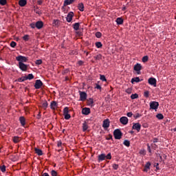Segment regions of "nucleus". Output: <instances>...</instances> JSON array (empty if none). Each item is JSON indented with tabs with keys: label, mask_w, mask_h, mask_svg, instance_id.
<instances>
[{
	"label": "nucleus",
	"mask_w": 176,
	"mask_h": 176,
	"mask_svg": "<svg viewBox=\"0 0 176 176\" xmlns=\"http://www.w3.org/2000/svg\"><path fill=\"white\" fill-rule=\"evenodd\" d=\"M111 159H112V155L111 153H109L107 155L102 153L98 156V163H101V162H104V160H111Z\"/></svg>",
	"instance_id": "obj_1"
},
{
	"label": "nucleus",
	"mask_w": 176,
	"mask_h": 176,
	"mask_svg": "<svg viewBox=\"0 0 176 176\" xmlns=\"http://www.w3.org/2000/svg\"><path fill=\"white\" fill-rule=\"evenodd\" d=\"M30 27L33 30L37 28V30H41L43 27V22L42 21H38L36 23H32L30 24Z\"/></svg>",
	"instance_id": "obj_2"
},
{
	"label": "nucleus",
	"mask_w": 176,
	"mask_h": 176,
	"mask_svg": "<svg viewBox=\"0 0 176 176\" xmlns=\"http://www.w3.org/2000/svg\"><path fill=\"white\" fill-rule=\"evenodd\" d=\"M113 135H114L115 140H120L122 139L123 133H122V131H120V129H117L114 130Z\"/></svg>",
	"instance_id": "obj_3"
},
{
	"label": "nucleus",
	"mask_w": 176,
	"mask_h": 176,
	"mask_svg": "<svg viewBox=\"0 0 176 176\" xmlns=\"http://www.w3.org/2000/svg\"><path fill=\"white\" fill-rule=\"evenodd\" d=\"M150 109H153L154 111H157L158 108H159V102H156V101H151L150 102Z\"/></svg>",
	"instance_id": "obj_4"
},
{
	"label": "nucleus",
	"mask_w": 176,
	"mask_h": 176,
	"mask_svg": "<svg viewBox=\"0 0 176 176\" xmlns=\"http://www.w3.org/2000/svg\"><path fill=\"white\" fill-rule=\"evenodd\" d=\"M134 71H135L138 75H141V69H142V65L140 63H137L133 67Z\"/></svg>",
	"instance_id": "obj_5"
},
{
	"label": "nucleus",
	"mask_w": 176,
	"mask_h": 176,
	"mask_svg": "<svg viewBox=\"0 0 176 176\" xmlns=\"http://www.w3.org/2000/svg\"><path fill=\"white\" fill-rule=\"evenodd\" d=\"M16 61H19V63H27L28 61V58L19 55L16 57Z\"/></svg>",
	"instance_id": "obj_6"
},
{
	"label": "nucleus",
	"mask_w": 176,
	"mask_h": 176,
	"mask_svg": "<svg viewBox=\"0 0 176 176\" xmlns=\"http://www.w3.org/2000/svg\"><path fill=\"white\" fill-rule=\"evenodd\" d=\"M80 95V101H86L87 100V94L85 91H78Z\"/></svg>",
	"instance_id": "obj_7"
},
{
	"label": "nucleus",
	"mask_w": 176,
	"mask_h": 176,
	"mask_svg": "<svg viewBox=\"0 0 176 176\" xmlns=\"http://www.w3.org/2000/svg\"><path fill=\"white\" fill-rule=\"evenodd\" d=\"M69 109H68V107H65L63 109V115L66 120H69V119H71V115H69Z\"/></svg>",
	"instance_id": "obj_8"
},
{
	"label": "nucleus",
	"mask_w": 176,
	"mask_h": 176,
	"mask_svg": "<svg viewBox=\"0 0 176 176\" xmlns=\"http://www.w3.org/2000/svg\"><path fill=\"white\" fill-rule=\"evenodd\" d=\"M19 67L21 71L25 72L28 69V65L24 64V63H19Z\"/></svg>",
	"instance_id": "obj_9"
},
{
	"label": "nucleus",
	"mask_w": 176,
	"mask_h": 176,
	"mask_svg": "<svg viewBox=\"0 0 176 176\" xmlns=\"http://www.w3.org/2000/svg\"><path fill=\"white\" fill-rule=\"evenodd\" d=\"M42 86H43V82L41 80H36L34 84L35 89H39Z\"/></svg>",
	"instance_id": "obj_10"
},
{
	"label": "nucleus",
	"mask_w": 176,
	"mask_h": 176,
	"mask_svg": "<svg viewBox=\"0 0 176 176\" xmlns=\"http://www.w3.org/2000/svg\"><path fill=\"white\" fill-rule=\"evenodd\" d=\"M133 130H136L138 132H140L141 130V124L140 123H133Z\"/></svg>",
	"instance_id": "obj_11"
},
{
	"label": "nucleus",
	"mask_w": 176,
	"mask_h": 176,
	"mask_svg": "<svg viewBox=\"0 0 176 176\" xmlns=\"http://www.w3.org/2000/svg\"><path fill=\"white\" fill-rule=\"evenodd\" d=\"M148 82L149 85H151V86H154V87H156V78L151 77L148 78Z\"/></svg>",
	"instance_id": "obj_12"
},
{
	"label": "nucleus",
	"mask_w": 176,
	"mask_h": 176,
	"mask_svg": "<svg viewBox=\"0 0 176 176\" xmlns=\"http://www.w3.org/2000/svg\"><path fill=\"white\" fill-rule=\"evenodd\" d=\"M111 122L109 119H106L103 121L102 127L103 129H108L110 126Z\"/></svg>",
	"instance_id": "obj_13"
},
{
	"label": "nucleus",
	"mask_w": 176,
	"mask_h": 176,
	"mask_svg": "<svg viewBox=\"0 0 176 176\" xmlns=\"http://www.w3.org/2000/svg\"><path fill=\"white\" fill-rule=\"evenodd\" d=\"M74 14L72 12H69L66 17V21L67 23H71L72 21V18L74 17Z\"/></svg>",
	"instance_id": "obj_14"
},
{
	"label": "nucleus",
	"mask_w": 176,
	"mask_h": 176,
	"mask_svg": "<svg viewBox=\"0 0 176 176\" xmlns=\"http://www.w3.org/2000/svg\"><path fill=\"white\" fill-rule=\"evenodd\" d=\"M120 122L122 123V124L126 125L127 123H129V118L127 117H121L120 118Z\"/></svg>",
	"instance_id": "obj_15"
},
{
	"label": "nucleus",
	"mask_w": 176,
	"mask_h": 176,
	"mask_svg": "<svg viewBox=\"0 0 176 176\" xmlns=\"http://www.w3.org/2000/svg\"><path fill=\"white\" fill-rule=\"evenodd\" d=\"M149 170H151V162H146V164H145L143 171L144 173H148L149 171Z\"/></svg>",
	"instance_id": "obj_16"
},
{
	"label": "nucleus",
	"mask_w": 176,
	"mask_h": 176,
	"mask_svg": "<svg viewBox=\"0 0 176 176\" xmlns=\"http://www.w3.org/2000/svg\"><path fill=\"white\" fill-rule=\"evenodd\" d=\"M82 131L85 133L86 131H87V129H89V124L87 123V122L85 121L82 123Z\"/></svg>",
	"instance_id": "obj_17"
},
{
	"label": "nucleus",
	"mask_w": 176,
	"mask_h": 176,
	"mask_svg": "<svg viewBox=\"0 0 176 176\" xmlns=\"http://www.w3.org/2000/svg\"><path fill=\"white\" fill-rule=\"evenodd\" d=\"M82 115H89L90 113V108L85 107L82 109Z\"/></svg>",
	"instance_id": "obj_18"
},
{
	"label": "nucleus",
	"mask_w": 176,
	"mask_h": 176,
	"mask_svg": "<svg viewBox=\"0 0 176 176\" xmlns=\"http://www.w3.org/2000/svg\"><path fill=\"white\" fill-rule=\"evenodd\" d=\"M53 27H60V20L54 19L52 22Z\"/></svg>",
	"instance_id": "obj_19"
},
{
	"label": "nucleus",
	"mask_w": 176,
	"mask_h": 176,
	"mask_svg": "<svg viewBox=\"0 0 176 176\" xmlns=\"http://www.w3.org/2000/svg\"><path fill=\"white\" fill-rule=\"evenodd\" d=\"M58 104H57V102L56 101H52L51 102L50 104V108L51 109H53L54 111L56 109V107L58 106Z\"/></svg>",
	"instance_id": "obj_20"
},
{
	"label": "nucleus",
	"mask_w": 176,
	"mask_h": 176,
	"mask_svg": "<svg viewBox=\"0 0 176 176\" xmlns=\"http://www.w3.org/2000/svg\"><path fill=\"white\" fill-rule=\"evenodd\" d=\"M19 122L23 127L25 126V118H24V116H21L19 118Z\"/></svg>",
	"instance_id": "obj_21"
},
{
	"label": "nucleus",
	"mask_w": 176,
	"mask_h": 176,
	"mask_svg": "<svg viewBox=\"0 0 176 176\" xmlns=\"http://www.w3.org/2000/svg\"><path fill=\"white\" fill-rule=\"evenodd\" d=\"M34 151H35V153L38 155V156H42V155H43V152L42 151V150L38 148H34Z\"/></svg>",
	"instance_id": "obj_22"
},
{
	"label": "nucleus",
	"mask_w": 176,
	"mask_h": 176,
	"mask_svg": "<svg viewBox=\"0 0 176 176\" xmlns=\"http://www.w3.org/2000/svg\"><path fill=\"white\" fill-rule=\"evenodd\" d=\"M75 0H65L63 6H68V5H71V3H74Z\"/></svg>",
	"instance_id": "obj_23"
},
{
	"label": "nucleus",
	"mask_w": 176,
	"mask_h": 176,
	"mask_svg": "<svg viewBox=\"0 0 176 176\" xmlns=\"http://www.w3.org/2000/svg\"><path fill=\"white\" fill-rule=\"evenodd\" d=\"M12 141L14 142V144H17L18 142H20L21 141V138L19 136H14L12 138Z\"/></svg>",
	"instance_id": "obj_24"
},
{
	"label": "nucleus",
	"mask_w": 176,
	"mask_h": 176,
	"mask_svg": "<svg viewBox=\"0 0 176 176\" xmlns=\"http://www.w3.org/2000/svg\"><path fill=\"white\" fill-rule=\"evenodd\" d=\"M78 10H80V12H84L85 11V5H83V3H80L78 4Z\"/></svg>",
	"instance_id": "obj_25"
},
{
	"label": "nucleus",
	"mask_w": 176,
	"mask_h": 176,
	"mask_svg": "<svg viewBox=\"0 0 176 176\" xmlns=\"http://www.w3.org/2000/svg\"><path fill=\"white\" fill-rule=\"evenodd\" d=\"M131 83H138L140 82H141V80H140V77H135V78H133L131 80Z\"/></svg>",
	"instance_id": "obj_26"
},
{
	"label": "nucleus",
	"mask_w": 176,
	"mask_h": 176,
	"mask_svg": "<svg viewBox=\"0 0 176 176\" xmlns=\"http://www.w3.org/2000/svg\"><path fill=\"white\" fill-rule=\"evenodd\" d=\"M19 6L24 7L27 5V0H19Z\"/></svg>",
	"instance_id": "obj_27"
},
{
	"label": "nucleus",
	"mask_w": 176,
	"mask_h": 176,
	"mask_svg": "<svg viewBox=\"0 0 176 176\" xmlns=\"http://www.w3.org/2000/svg\"><path fill=\"white\" fill-rule=\"evenodd\" d=\"M80 27V24L79 23H75L74 24H73V28L75 31H78Z\"/></svg>",
	"instance_id": "obj_28"
},
{
	"label": "nucleus",
	"mask_w": 176,
	"mask_h": 176,
	"mask_svg": "<svg viewBox=\"0 0 176 176\" xmlns=\"http://www.w3.org/2000/svg\"><path fill=\"white\" fill-rule=\"evenodd\" d=\"M123 19L120 17L116 19V23L118 25H122V24H123Z\"/></svg>",
	"instance_id": "obj_29"
},
{
	"label": "nucleus",
	"mask_w": 176,
	"mask_h": 176,
	"mask_svg": "<svg viewBox=\"0 0 176 176\" xmlns=\"http://www.w3.org/2000/svg\"><path fill=\"white\" fill-rule=\"evenodd\" d=\"M93 104H94V101L93 100V98H90L87 100V104L89 105V107H93Z\"/></svg>",
	"instance_id": "obj_30"
},
{
	"label": "nucleus",
	"mask_w": 176,
	"mask_h": 176,
	"mask_svg": "<svg viewBox=\"0 0 176 176\" xmlns=\"http://www.w3.org/2000/svg\"><path fill=\"white\" fill-rule=\"evenodd\" d=\"M157 119H159V120H162V119H164V116L162 113H158L156 115Z\"/></svg>",
	"instance_id": "obj_31"
},
{
	"label": "nucleus",
	"mask_w": 176,
	"mask_h": 176,
	"mask_svg": "<svg viewBox=\"0 0 176 176\" xmlns=\"http://www.w3.org/2000/svg\"><path fill=\"white\" fill-rule=\"evenodd\" d=\"M34 79V74H30L28 75V76H26V80H31Z\"/></svg>",
	"instance_id": "obj_32"
},
{
	"label": "nucleus",
	"mask_w": 176,
	"mask_h": 176,
	"mask_svg": "<svg viewBox=\"0 0 176 176\" xmlns=\"http://www.w3.org/2000/svg\"><path fill=\"white\" fill-rule=\"evenodd\" d=\"M49 105V104L47 103V101H44L43 103H42V107L43 108V109H46L47 108V106Z\"/></svg>",
	"instance_id": "obj_33"
},
{
	"label": "nucleus",
	"mask_w": 176,
	"mask_h": 176,
	"mask_svg": "<svg viewBox=\"0 0 176 176\" xmlns=\"http://www.w3.org/2000/svg\"><path fill=\"white\" fill-rule=\"evenodd\" d=\"M95 45L98 47V49H101V47H102V43L100 41L96 42Z\"/></svg>",
	"instance_id": "obj_34"
},
{
	"label": "nucleus",
	"mask_w": 176,
	"mask_h": 176,
	"mask_svg": "<svg viewBox=\"0 0 176 176\" xmlns=\"http://www.w3.org/2000/svg\"><path fill=\"white\" fill-rule=\"evenodd\" d=\"M17 80H18V82H24V81L27 80V78H26V76H23V77L18 78Z\"/></svg>",
	"instance_id": "obj_35"
},
{
	"label": "nucleus",
	"mask_w": 176,
	"mask_h": 176,
	"mask_svg": "<svg viewBox=\"0 0 176 176\" xmlns=\"http://www.w3.org/2000/svg\"><path fill=\"white\" fill-rule=\"evenodd\" d=\"M124 145H125V146H127L129 148V146H130V141L126 140L124 141L123 142Z\"/></svg>",
	"instance_id": "obj_36"
},
{
	"label": "nucleus",
	"mask_w": 176,
	"mask_h": 176,
	"mask_svg": "<svg viewBox=\"0 0 176 176\" xmlns=\"http://www.w3.org/2000/svg\"><path fill=\"white\" fill-rule=\"evenodd\" d=\"M95 60H101L102 58V55L98 54L96 56L94 57Z\"/></svg>",
	"instance_id": "obj_37"
},
{
	"label": "nucleus",
	"mask_w": 176,
	"mask_h": 176,
	"mask_svg": "<svg viewBox=\"0 0 176 176\" xmlns=\"http://www.w3.org/2000/svg\"><path fill=\"white\" fill-rule=\"evenodd\" d=\"M23 41H25V42L28 41L30 39V35L26 34L23 37Z\"/></svg>",
	"instance_id": "obj_38"
},
{
	"label": "nucleus",
	"mask_w": 176,
	"mask_h": 176,
	"mask_svg": "<svg viewBox=\"0 0 176 176\" xmlns=\"http://www.w3.org/2000/svg\"><path fill=\"white\" fill-rule=\"evenodd\" d=\"M0 170L2 173H5L6 171V166L5 165L1 166Z\"/></svg>",
	"instance_id": "obj_39"
},
{
	"label": "nucleus",
	"mask_w": 176,
	"mask_h": 176,
	"mask_svg": "<svg viewBox=\"0 0 176 176\" xmlns=\"http://www.w3.org/2000/svg\"><path fill=\"white\" fill-rule=\"evenodd\" d=\"M131 100H135V98H138V95L137 94H133L131 96Z\"/></svg>",
	"instance_id": "obj_40"
},
{
	"label": "nucleus",
	"mask_w": 176,
	"mask_h": 176,
	"mask_svg": "<svg viewBox=\"0 0 176 176\" xmlns=\"http://www.w3.org/2000/svg\"><path fill=\"white\" fill-rule=\"evenodd\" d=\"M69 69H65L62 72V75H67V74H69Z\"/></svg>",
	"instance_id": "obj_41"
},
{
	"label": "nucleus",
	"mask_w": 176,
	"mask_h": 176,
	"mask_svg": "<svg viewBox=\"0 0 176 176\" xmlns=\"http://www.w3.org/2000/svg\"><path fill=\"white\" fill-rule=\"evenodd\" d=\"M148 60V56H144L143 58H142V63H146Z\"/></svg>",
	"instance_id": "obj_42"
},
{
	"label": "nucleus",
	"mask_w": 176,
	"mask_h": 176,
	"mask_svg": "<svg viewBox=\"0 0 176 176\" xmlns=\"http://www.w3.org/2000/svg\"><path fill=\"white\" fill-rule=\"evenodd\" d=\"M144 96L146 98H148L149 97V91H144Z\"/></svg>",
	"instance_id": "obj_43"
},
{
	"label": "nucleus",
	"mask_w": 176,
	"mask_h": 176,
	"mask_svg": "<svg viewBox=\"0 0 176 176\" xmlns=\"http://www.w3.org/2000/svg\"><path fill=\"white\" fill-rule=\"evenodd\" d=\"M7 3L6 0H0V5L2 6H5V5Z\"/></svg>",
	"instance_id": "obj_44"
},
{
	"label": "nucleus",
	"mask_w": 176,
	"mask_h": 176,
	"mask_svg": "<svg viewBox=\"0 0 176 176\" xmlns=\"http://www.w3.org/2000/svg\"><path fill=\"white\" fill-rule=\"evenodd\" d=\"M100 80H102V82H107V78H105V76L100 75Z\"/></svg>",
	"instance_id": "obj_45"
},
{
	"label": "nucleus",
	"mask_w": 176,
	"mask_h": 176,
	"mask_svg": "<svg viewBox=\"0 0 176 176\" xmlns=\"http://www.w3.org/2000/svg\"><path fill=\"white\" fill-rule=\"evenodd\" d=\"M96 38H101V36H102V34H101V32H97L96 33Z\"/></svg>",
	"instance_id": "obj_46"
},
{
	"label": "nucleus",
	"mask_w": 176,
	"mask_h": 176,
	"mask_svg": "<svg viewBox=\"0 0 176 176\" xmlns=\"http://www.w3.org/2000/svg\"><path fill=\"white\" fill-rule=\"evenodd\" d=\"M16 45H17V43L16 42H14V41H12L10 43L11 47H16Z\"/></svg>",
	"instance_id": "obj_47"
},
{
	"label": "nucleus",
	"mask_w": 176,
	"mask_h": 176,
	"mask_svg": "<svg viewBox=\"0 0 176 176\" xmlns=\"http://www.w3.org/2000/svg\"><path fill=\"white\" fill-rule=\"evenodd\" d=\"M112 167L114 170H118V168H119V165L118 164H113L112 165Z\"/></svg>",
	"instance_id": "obj_48"
},
{
	"label": "nucleus",
	"mask_w": 176,
	"mask_h": 176,
	"mask_svg": "<svg viewBox=\"0 0 176 176\" xmlns=\"http://www.w3.org/2000/svg\"><path fill=\"white\" fill-rule=\"evenodd\" d=\"M51 174L52 176H57V171L54 170H52L51 171Z\"/></svg>",
	"instance_id": "obj_49"
},
{
	"label": "nucleus",
	"mask_w": 176,
	"mask_h": 176,
	"mask_svg": "<svg viewBox=\"0 0 176 176\" xmlns=\"http://www.w3.org/2000/svg\"><path fill=\"white\" fill-rule=\"evenodd\" d=\"M142 115L140 113H136L135 116H133V117L135 118V119H138V118H141Z\"/></svg>",
	"instance_id": "obj_50"
},
{
	"label": "nucleus",
	"mask_w": 176,
	"mask_h": 176,
	"mask_svg": "<svg viewBox=\"0 0 176 176\" xmlns=\"http://www.w3.org/2000/svg\"><path fill=\"white\" fill-rule=\"evenodd\" d=\"M36 65H41V64H42V60H41V59L36 60Z\"/></svg>",
	"instance_id": "obj_51"
},
{
	"label": "nucleus",
	"mask_w": 176,
	"mask_h": 176,
	"mask_svg": "<svg viewBox=\"0 0 176 176\" xmlns=\"http://www.w3.org/2000/svg\"><path fill=\"white\" fill-rule=\"evenodd\" d=\"M154 167H155L156 170H160V168L159 167V163H155L154 164Z\"/></svg>",
	"instance_id": "obj_52"
},
{
	"label": "nucleus",
	"mask_w": 176,
	"mask_h": 176,
	"mask_svg": "<svg viewBox=\"0 0 176 176\" xmlns=\"http://www.w3.org/2000/svg\"><path fill=\"white\" fill-rule=\"evenodd\" d=\"M106 140L107 141H109V140H113V138H112V135L109 134V136L107 138H106Z\"/></svg>",
	"instance_id": "obj_53"
},
{
	"label": "nucleus",
	"mask_w": 176,
	"mask_h": 176,
	"mask_svg": "<svg viewBox=\"0 0 176 176\" xmlns=\"http://www.w3.org/2000/svg\"><path fill=\"white\" fill-rule=\"evenodd\" d=\"M131 91H132L131 88H128V89L126 90V93H127L128 94H131Z\"/></svg>",
	"instance_id": "obj_54"
},
{
	"label": "nucleus",
	"mask_w": 176,
	"mask_h": 176,
	"mask_svg": "<svg viewBox=\"0 0 176 176\" xmlns=\"http://www.w3.org/2000/svg\"><path fill=\"white\" fill-rule=\"evenodd\" d=\"M95 89H98V90H101V85L96 84Z\"/></svg>",
	"instance_id": "obj_55"
},
{
	"label": "nucleus",
	"mask_w": 176,
	"mask_h": 176,
	"mask_svg": "<svg viewBox=\"0 0 176 176\" xmlns=\"http://www.w3.org/2000/svg\"><path fill=\"white\" fill-rule=\"evenodd\" d=\"M126 116H128V118H131V116H133V112L127 113Z\"/></svg>",
	"instance_id": "obj_56"
},
{
	"label": "nucleus",
	"mask_w": 176,
	"mask_h": 176,
	"mask_svg": "<svg viewBox=\"0 0 176 176\" xmlns=\"http://www.w3.org/2000/svg\"><path fill=\"white\" fill-rule=\"evenodd\" d=\"M147 151L151 153L152 152V151L151 150V146H149L148 144H147Z\"/></svg>",
	"instance_id": "obj_57"
},
{
	"label": "nucleus",
	"mask_w": 176,
	"mask_h": 176,
	"mask_svg": "<svg viewBox=\"0 0 176 176\" xmlns=\"http://www.w3.org/2000/svg\"><path fill=\"white\" fill-rule=\"evenodd\" d=\"M37 3H38V5H42V3H43V1L42 0H38L37 1Z\"/></svg>",
	"instance_id": "obj_58"
},
{
	"label": "nucleus",
	"mask_w": 176,
	"mask_h": 176,
	"mask_svg": "<svg viewBox=\"0 0 176 176\" xmlns=\"http://www.w3.org/2000/svg\"><path fill=\"white\" fill-rule=\"evenodd\" d=\"M61 145H63V143L61 142H58L57 146H58V148H60V146H61Z\"/></svg>",
	"instance_id": "obj_59"
},
{
	"label": "nucleus",
	"mask_w": 176,
	"mask_h": 176,
	"mask_svg": "<svg viewBox=\"0 0 176 176\" xmlns=\"http://www.w3.org/2000/svg\"><path fill=\"white\" fill-rule=\"evenodd\" d=\"M78 64H79L80 65H83V61L79 60V61H78Z\"/></svg>",
	"instance_id": "obj_60"
},
{
	"label": "nucleus",
	"mask_w": 176,
	"mask_h": 176,
	"mask_svg": "<svg viewBox=\"0 0 176 176\" xmlns=\"http://www.w3.org/2000/svg\"><path fill=\"white\" fill-rule=\"evenodd\" d=\"M42 176H50V175H49V173H43V174L42 175Z\"/></svg>",
	"instance_id": "obj_61"
},
{
	"label": "nucleus",
	"mask_w": 176,
	"mask_h": 176,
	"mask_svg": "<svg viewBox=\"0 0 176 176\" xmlns=\"http://www.w3.org/2000/svg\"><path fill=\"white\" fill-rule=\"evenodd\" d=\"M76 34L79 36L82 35V33L80 32H76Z\"/></svg>",
	"instance_id": "obj_62"
},
{
	"label": "nucleus",
	"mask_w": 176,
	"mask_h": 176,
	"mask_svg": "<svg viewBox=\"0 0 176 176\" xmlns=\"http://www.w3.org/2000/svg\"><path fill=\"white\" fill-rule=\"evenodd\" d=\"M153 142H154V143L157 142V139H154Z\"/></svg>",
	"instance_id": "obj_63"
},
{
	"label": "nucleus",
	"mask_w": 176,
	"mask_h": 176,
	"mask_svg": "<svg viewBox=\"0 0 176 176\" xmlns=\"http://www.w3.org/2000/svg\"><path fill=\"white\" fill-rule=\"evenodd\" d=\"M65 80H69V78H68V76L65 77Z\"/></svg>",
	"instance_id": "obj_64"
}]
</instances>
